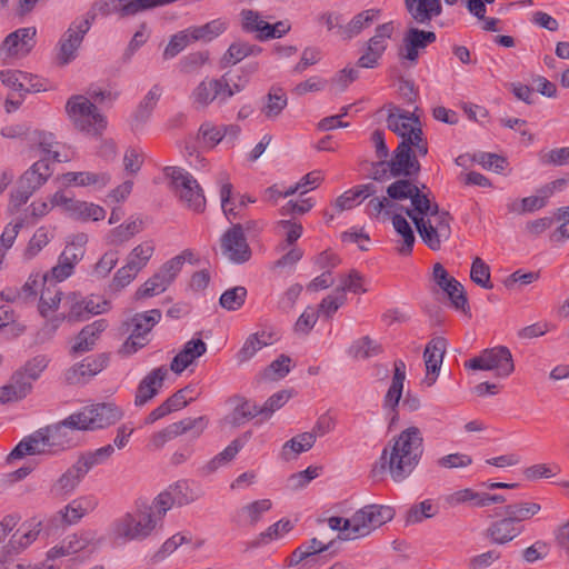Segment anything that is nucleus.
I'll list each match as a JSON object with an SVG mask.
<instances>
[{
    "label": "nucleus",
    "instance_id": "obj_53",
    "mask_svg": "<svg viewBox=\"0 0 569 569\" xmlns=\"http://www.w3.org/2000/svg\"><path fill=\"white\" fill-rule=\"evenodd\" d=\"M154 249V242L152 240H146L131 250L127 262L136 268L137 271H141L153 256Z\"/></svg>",
    "mask_w": 569,
    "mask_h": 569
},
{
    "label": "nucleus",
    "instance_id": "obj_7",
    "mask_svg": "<svg viewBox=\"0 0 569 569\" xmlns=\"http://www.w3.org/2000/svg\"><path fill=\"white\" fill-rule=\"evenodd\" d=\"M164 176L170 179V188L179 200L194 212H203L206 197L196 178L180 167H166Z\"/></svg>",
    "mask_w": 569,
    "mask_h": 569
},
{
    "label": "nucleus",
    "instance_id": "obj_61",
    "mask_svg": "<svg viewBox=\"0 0 569 569\" xmlns=\"http://www.w3.org/2000/svg\"><path fill=\"white\" fill-rule=\"evenodd\" d=\"M247 293L242 286L230 288L220 296L219 303L228 311L239 310L246 302Z\"/></svg>",
    "mask_w": 569,
    "mask_h": 569
},
{
    "label": "nucleus",
    "instance_id": "obj_41",
    "mask_svg": "<svg viewBox=\"0 0 569 569\" xmlns=\"http://www.w3.org/2000/svg\"><path fill=\"white\" fill-rule=\"evenodd\" d=\"M229 23L223 18L211 20L202 26L189 27L191 38L196 41L210 42L226 32Z\"/></svg>",
    "mask_w": 569,
    "mask_h": 569
},
{
    "label": "nucleus",
    "instance_id": "obj_31",
    "mask_svg": "<svg viewBox=\"0 0 569 569\" xmlns=\"http://www.w3.org/2000/svg\"><path fill=\"white\" fill-rule=\"evenodd\" d=\"M86 477L81 468L74 462L50 487V493L56 498H66L72 495Z\"/></svg>",
    "mask_w": 569,
    "mask_h": 569
},
{
    "label": "nucleus",
    "instance_id": "obj_25",
    "mask_svg": "<svg viewBox=\"0 0 569 569\" xmlns=\"http://www.w3.org/2000/svg\"><path fill=\"white\" fill-rule=\"evenodd\" d=\"M168 375L164 366L152 369L138 385L134 405L142 407L154 398L163 385V380Z\"/></svg>",
    "mask_w": 569,
    "mask_h": 569
},
{
    "label": "nucleus",
    "instance_id": "obj_42",
    "mask_svg": "<svg viewBox=\"0 0 569 569\" xmlns=\"http://www.w3.org/2000/svg\"><path fill=\"white\" fill-rule=\"evenodd\" d=\"M161 319V311L158 309H152L142 313L134 315L130 322H127L126 325L128 327H132L131 332L132 335L144 336L148 338L149 332L152 330V328L160 321Z\"/></svg>",
    "mask_w": 569,
    "mask_h": 569
},
{
    "label": "nucleus",
    "instance_id": "obj_33",
    "mask_svg": "<svg viewBox=\"0 0 569 569\" xmlns=\"http://www.w3.org/2000/svg\"><path fill=\"white\" fill-rule=\"evenodd\" d=\"M405 6L411 18L420 24L429 23L441 13L440 0H405Z\"/></svg>",
    "mask_w": 569,
    "mask_h": 569
},
{
    "label": "nucleus",
    "instance_id": "obj_51",
    "mask_svg": "<svg viewBox=\"0 0 569 569\" xmlns=\"http://www.w3.org/2000/svg\"><path fill=\"white\" fill-rule=\"evenodd\" d=\"M381 352V345L377 343L368 336L356 340L348 349L349 356L353 359H368Z\"/></svg>",
    "mask_w": 569,
    "mask_h": 569
},
{
    "label": "nucleus",
    "instance_id": "obj_10",
    "mask_svg": "<svg viewBox=\"0 0 569 569\" xmlns=\"http://www.w3.org/2000/svg\"><path fill=\"white\" fill-rule=\"evenodd\" d=\"M171 0H96L89 13L93 20L96 16H118L128 18L154 8L170 4Z\"/></svg>",
    "mask_w": 569,
    "mask_h": 569
},
{
    "label": "nucleus",
    "instance_id": "obj_18",
    "mask_svg": "<svg viewBox=\"0 0 569 569\" xmlns=\"http://www.w3.org/2000/svg\"><path fill=\"white\" fill-rule=\"evenodd\" d=\"M36 34L34 27L20 28L4 38L1 51L6 57H26L36 46Z\"/></svg>",
    "mask_w": 569,
    "mask_h": 569
},
{
    "label": "nucleus",
    "instance_id": "obj_57",
    "mask_svg": "<svg viewBox=\"0 0 569 569\" xmlns=\"http://www.w3.org/2000/svg\"><path fill=\"white\" fill-rule=\"evenodd\" d=\"M52 239L53 231L48 227L42 226L38 228L24 250V258H34Z\"/></svg>",
    "mask_w": 569,
    "mask_h": 569
},
{
    "label": "nucleus",
    "instance_id": "obj_50",
    "mask_svg": "<svg viewBox=\"0 0 569 569\" xmlns=\"http://www.w3.org/2000/svg\"><path fill=\"white\" fill-rule=\"evenodd\" d=\"M443 291L447 293L452 307L456 310L461 311L463 315L468 317H471L470 307L468 303V298L465 288L457 279H452L451 282L446 283V288Z\"/></svg>",
    "mask_w": 569,
    "mask_h": 569
},
{
    "label": "nucleus",
    "instance_id": "obj_49",
    "mask_svg": "<svg viewBox=\"0 0 569 569\" xmlns=\"http://www.w3.org/2000/svg\"><path fill=\"white\" fill-rule=\"evenodd\" d=\"M134 533L132 530L131 512H127L116 519L110 528V536L118 543L134 541L138 537Z\"/></svg>",
    "mask_w": 569,
    "mask_h": 569
},
{
    "label": "nucleus",
    "instance_id": "obj_16",
    "mask_svg": "<svg viewBox=\"0 0 569 569\" xmlns=\"http://www.w3.org/2000/svg\"><path fill=\"white\" fill-rule=\"evenodd\" d=\"M223 256L233 263H244L251 258V249L247 242L241 223L232 224L220 238Z\"/></svg>",
    "mask_w": 569,
    "mask_h": 569
},
{
    "label": "nucleus",
    "instance_id": "obj_2",
    "mask_svg": "<svg viewBox=\"0 0 569 569\" xmlns=\"http://www.w3.org/2000/svg\"><path fill=\"white\" fill-rule=\"evenodd\" d=\"M77 431H81L74 415L66 419L39 428L26 436L11 450L8 460L21 459L26 456L58 455L78 445Z\"/></svg>",
    "mask_w": 569,
    "mask_h": 569
},
{
    "label": "nucleus",
    "instance_id": "obj_54",
    "mask_svg": "<svg viewBox=\"0 0 569 569\" xmlns=\"http://www.w3.org/2000/svg\"><path fill=\"white\" fill-rule=\"evenodd\" d=\"M70 217L81 221H100L104 219L106 210L99 204L77 200Z\"/></svg>",
    "mask_w": 569,
    "mask_h": 569
},
{
    "label": "nucleus",
    "instance_id": "obj_38",
    "mask_svg": "<svg viewBox=\"0 0 569 569\" xmlns=\"http://www.w3.org/2000/svg\"><path fill=\"white\" fill-rule=\"evenodd\" d=\"M315 442L316 435L313 432L299 433L283 443L280 456L284 461H289L298 455L310 450Z\"/></svg>",
    "mask_w": 569,
    "mask_h": 569
},
{
    "label": "nucleus",
    "instance_id": "obj_35",
    "mask_svg": "<svg viewBox=\"0 0 569 569\" xmlns=\"http://www.w3.org/2000/svg\"><path fill=\"white\" fill-rule=\"evenodd\" d=\"M262 49L259 46L243 41L232 42L220 59L222 69L234 66L250 56H258Z\"/></svg>",
    "mask_w": 569,
    "mask_h": 569
},
{
    "label": "nucleus",
    "instance_id": "obj_22",
    "mask_svg": "<svg viewBox=\"0 0 569 569\" xmlns=\"http://www.w3.org/2000/svg\"><path fill=\"white\" fill-rule=\"evenodd\" d=\"M84 249L81 246L69 243L58 258V263L49 272V281L61 282L69 278L74 266L83 258Z\"/></svg>",
    "mask_w": 569,
    "mask_h": 569
},
{
    "label": "nucleus",
    "instance_id": "obj_8",
    "mask_svg": "<svg viewBox=\"0 0 569 569\" xmlns=\"http://www.w3.org/2000/svg\"><path fill=\"white\" fill-rule=\"evenodd\" d=\"M387 127L401 137L402 140L410 139L418 156L426 157L428 154V141L422 131L420 119L415 112L395 107L387 116Z\"/></svg>",
    "mask_w": 569,
    "mask_h": 569
},
{
    "label": "nucleus",
    "instance_id": "obj_26",
    "mask_svg": "<svg viewBox=\"0 0 569 569\" xmlns=\"http://www.w3.org/2000/svg\"><path fill=\"white\" fill-rule=\"evenodd\" d=\"M190 99L197 110L208 108L214 100L222 102L221 83L219 78H204L191 92Z\"/></svg>",
    "mask_w": 569,
    "mask_h": 569
},
{
    "label": "nucleus",
    "instance_id": "obj_21",
    "mask_svg": "<svg viewBox=\"0 0 569 569\" xmlns=\"http://www.w3.org/2000/svg\"><path fill=\"white\" fill-rule=\"evenodd\" d=\"M228 402L232 406V410L226 416L224 420L233 428L241 427L253 418L261 416L260 406L241 395L231 396Z\"/></svg>",
    "mask_w": 569,
    "mask_h": 569
},
{
    "label": "nucleus",
    "instance_id": "obj_19",
    "mask_svg": "<svg viewBox=\"0 0 569 569\" xmlns=\"http://www.w3.org/2000/svg\"><path fill=\"white\" fill-rule=\"evenodd\" d=\"M437 36L433 31H425L418 28H410L403 38V49L399 51L401 60H408L416 64L419 58V51L433 43Z\"/></svg>",
    "mask_w": 569,
    "mask_h": 569
},
{
    "label": "nucleus",
    "instance_id": "obj_14",
    "mask_svg": "<svg viewBox=\"0 0 569 569\" xmlns=\"http://www.w3.org/2000/svg\"><path fill=\"white\" fill-rule=\"evenodd\" d=\"M90 27L91 20L88 18L70 24L58 43L57 61L59 66H66L76 59L77 51Z\"/></svg>",
    "mask_w": 569,
    "mask_h": 569
},
{
    "label": "nucleus",
    "instance_id": "obj_4",
    "mask_svg": "<svg viewBox=\"0 0 569 569\" xmlns=\"http://www.w3.org/2000/svg\"><path fill=\"white\" fill-rule=\"evenodd\" d=\"M417 150L410 139L401 140L393 150L390 160L378 161L373 166V179L378 181L390 178H417L421 164L417 158Z\"/></svg>",
    "mask_w": 569,
    "mask_h": 569
},
{
    "label": "nucleus",
    "instance_id": "obj_15",
    "mask_svg": "<svg viewBox=\"0 0 569 569\" xmlns=\"http://www.w3.org/2000/svg\"><path fill=\"white\" fill-rule=\"evenodd\" d=\"M395 32V26L392 21L379 24L375 34L368 40L367 49L357 61V66L360 68L373 69L378 67L379 60L388 48V41L391 39Z\"/></svg>",
    "mask_w": 569,
    "mask_h": 569
},
{
    "label": "nucleus",
    "instance_id": "obj_9",
    "mask_svg": "<svg viewBox=\"0 0 569 569\" xmlns=\"http://www.w3.org/2000/svg\"><path fill=\"white\" fill-rule=\"evenodd\" d=\"M416 178H396V180L387 187V196L389 200L402 201L410 199L411 207L402 208L409 218L417 213H426L430 209V190L426 184L419 188L415 183Z\"/></svg>",
    "mask_w": 569,
    "mask_h": 569
},
{
    "label": "nucleus",
    "instance_id": "obj_28",
    "mask_svg": "<svg viewBox=\"0 0 569 569\" xmlns=\"http://www.w3.org/2000/svg\"><path fill=\"white\" fill-rule=\"evenodd\" d=\"M107 328L108 321L106 319H98L84 326L76 336L74 343L70 349L71 353L79 355L91 351Z\"/></svg>",
    "mask_w": 569,
    "mask_h": 569
},
{
    "label": "nucleus",
    "instance_id": "obj_47",
    "mask_svg": "<svg viewBox=\"0 0 569 569\" xmlns=\"http://www.w3.org/2000/svg\"><path fill=\"white\" fill-rule=\"evenodd\" d=\"M64 181L80 187L98 186L106 187L110 182V176L106 172H67L63 174Z\"/></svg>",
    "mask_w": 569,
    "mask_h": 569
},
{
    "label": "nucleus",
    "instance_id": "obj_52",
    "mask_svg": "<svg viewBox=\"0 0 569 569\" xmlns=\"http://www.w3.org/2000/svg\"><path fill=\"white\" fill-rule=\"evenodd\" d=\"M0 79L3 84L19 91H26V92H39L41 91V86L37 84H30L28 86L26 83V80H31V77L28 73L21 72V71H0Z\"/></svg>",
    "mask_w": 569,
    "mask_h": 569
},
{
    "label": "nucleus",
    "instance_id": "obj_12",
    "mask_svg": "<svg viewBox=\"0 0 569 569\" xmlns=\"http://www.w3.org/2000/svg\"><path fill=\"white\" fill-rule=\"evenodd\" d=\"M470 370H492L498 378H507L515 371L510 350L505 346L485 349L479 356L465 362Z\"/></svg>",
    "mask_w": 569,
    "mask_h": 569
},
{
    "label": "nucleus",
    "instance_id": "obj_36",
    "mask_svg": "<svg viewBox=\"0 0 569 569\" xmlns=\"http://www.w3.org/2000/svg\"><path fill=\"white\" fill-rule=\"evenodd\" d=\"M288 106V97L280 87L272 86L268 91L261 107V113L268 120L277 119Z\"/></svg>",
    "mask_w": 569,
    "mask_h": 569
},
{
    "label": "nucleus",
    "instance_id": "obj_29",
    "mask_svg": "<svg viewBox=\"0 0 569 569\" xmlns=\"http://www.w3.org/2000/svg\"><path fill=\"white\" fill-rule=\"evenodd\" d=\"M206 352V342L200 338H193L187 341L183 348L173 357L170 369L174 373L180 375Z\"/></svg>",
    "mask_w": 569,
    "mask_h": 569
},
{
    "label": "nucleus",
    "instance_id": "obj_60",
    "mask_svg": "<svg viewBox=\"0 0 569 569\" xmlns=\"http://www.w3.org/2000/svg\"><path fill=\"white\" fill-rule=\"evenodd\" d=\"M192 42H194V40L191 38L189 28L177 32L170 38L167 47L164 48L163 59L169 60L174 58Z\"/></svg>",
    "mask_w": 569,
    "mask_h": 569
},
{
    "label": "nucleus",
    "instance_id": "obj_3",
    "mask_svg": "<svg viewBox=\"0 0 569 569\" xmlns=\"http://www.w3.org/2000/svg\"><path fill=\"white\" fill-rule=\"evenodd\" d=\"M410 219L423 243L431 250H440L443 242L451 237L452 217L446 210H440L438 203L430 200V209L426 213H417Z\"/></svg>",
    "mask_w": 569,
    "mask_h": 569
},
{
    "label": "nucleus",
    "instance_id": "obj_5",
    "mask_svg": "<svg viewBox=\"0 0 569 569\" xmlns=\"http://www.w3.org/2000/svg\"><path fill=\"white\" fill-rule=\"evenodd\" d=\"M66 112L79 131L91 136H100L107 128V118L84 96H71L67 100Z\"/></svg>",
    "mask_w": 569,
    "mask_h": 569
},
{
    "label": "nucleus",
    "instance_id": "obj_63",
    "mask_svg": "<svg viewBox=\"0 0 569 569\" xmlns=\"http://www.w3.org/2000/svg\"><path fill=\"white\" fill-rule=\"evenodd\" d=\"M271 507L272 502L270 499H260L243 506L241 508V513L244 516L248 525L256 526L262 515L269 511Z\"/></svg>",
    "mask_w": 569,
    "mask_h": 569
},
{
    "label": "nucleus",
    "instance_id": "obj_62",
    "mask_svg": "<svg viewBox=\"0 0 569 569\" xmlns=\"http://www.w3.org/2000/svg\"><path fill=\"white\" fill-rule=\"evenodd\" d=\"M169 284L170 282L158 271L137 290L136 297L140 299L160 295Z\"/></svg>",
    "mask_w": 569,
    "mask_h": 569
},
{
    "label": "nucleus",
    "instance_id": "obj_34",
    "mask_svg": "<svg viewBox=\"0 0 569 569\" xmlns=\"http://www.w3.org/2000/svg\"><path fill=\"white\" fill-rule=\"evenodd\" d=\"M375 193L376 186L373 183L356 186L336 199L335 208L338 212L350 210Z\"/></svg>",
    "mask_w": 569,
    "mask_h": 569
},
{
    "label": "nucleus",
    "instance_id": "obj_24",
    "mask_svg": "<svg viewBox=\"0 0 569 569\" xmlns=\"http://www.w3.org/2000/svg\"><path fill=\"white\" fill-rule=\"evenodd\" d=\"M98 503V499L93 495L80 496L59 510L58 516L62 525L72 526L92 512Z\"/></svg>",
    "mask_w": 569,
    "mask_h": 569
},
{
    "label": "nucleus",
    "instance_id": "obj_44",
    "mask_svg": "<svg viewBox=\"0 0 569 569\" xmlns=\"http://www.w3.org/2000/svg\"><path fill=\"white\" fill-rule=\"evenodd\" d=\"M62 291L57 288L54 282L48 281L43 287L39 300V312L47 318L51 312L56 311L61 302Z\"/></svg>",
    "mask_w": 569,
    "mask_h": 569
},
{
    "label": "nucleus",
    "instance_id": "obj_32",
    "mask_svg": "<svg viewBox=\"0 0 569 569\" xmlns=\"http://www.w3.org/2000/svg\"><path fill=\"white\" fill-rule=\"evenodd\" d=\"M41 523L38 522L36 525H22L17 531L11 536L10 540L6 546H3V556H10L13 553H19L29 547L32 542H34L41 531Z\"/></svg>",
    "mask_w": 569,
    "mask_h": 569
},
{
    "label": "nucleus",
    "instance_id": "obj_64",
    "mask_svg": "<svg viewBox=\"0 0 569 569\" xmlns=\"http://www.w3.org/2000/svg\"><path fill=\"white\" fill-rule=\"evenodd\" d=\"M226 134H228V128L218 127L209 121L203 122L198 130L199 138L209 148H214Z\"/></svg>",
    "mask_w": 569,
    "mask_h": 569
},
{
    "label": "nucleus",
    "instance_id": "obj_59",
    "mask_svg": "<svg viewBox=\"0 0 569 569\" xmlns=\"http://www.w3.org/2000/svg\"><path fill=\"white\" fill-rule=\"evenodd\" d=\"M208 425L209 419L206 416L184 418L178 422H173L178 437L191 432L193 438H199L207 429Z\"/></svg>",
    "mask_w": 569,
    "mask_h": 569
},
{
    "label": "nucleus",
    "instance_id": "obj_39",
    "mask_svg": "<svg viewBox=\"0 0 569 569\" xmlns=\"http://www.w3.org/2000/svg\"><path fill=\"white\" fill-rule=\"evenodd\" d=\"M162 94V88L159 84H154L148 93L143 97V99L138 104L132 119V127L138 128L142 123H144L152 111L154 110L160 97Z\"/></svg>",
    "mask_w": 569,
    "mask_h": 569
},
{
    "label": "nucleus",
    "instance_id": "obj_6",
    "mask_svg": "<svg viewBox=\"0 0 569 569\" xmlns=\"http://www.w3.org/2000/svg\"><path fill=\"white\" fill-rule=\"evenodd\" d=\"M395 517V509L383 505H368L353 513L350 520L345 521L343 539L353 540L366 537L382 525L391 521Z\"/></svg>",
    "mask_w": 569,
    "mask_h": 569
},
{
    "label": "nucleus",
    "instance_id": "obj_30",
    "mask_svg": "<svg viewBox=\"0 0 569 569\" xmlns=\"http://www.w3.org/2000/svg\"><path fill=\"white\" fill-rule=\"evenodd\" d=\"M380 16V9L371 8L363 10L353 16L347 24L339 26L338 36L342 40H351L378 21Z\"/></svg>",
    "mask_w": 569,
    "mask_h": 569
},
{
    "label": "nucleus",
    "instance_id": "obj_46",
    "mask_svg": "<svg viewBox=\"0 0 569 569\" xmlns=\"http://www.w3.org/2000/svg\"><path fill=\"white\" fill-rule=\"evenodd\" d=\"M562 184H565L563 179L555 180L539 190L540 196H530L521 199V210L526 213L543 208L547 204L548 198L552 196L555 189Z\"/></svg>",
    "mask_w": 569,
    "mask_h": 569
},
{
    "label": "nucleus",
    "instance_id": "obj_20",
    "mask_svg": "<svg viewBox=\"0 0 569 569\" xmlns=\"http://www.w3.org/2000/svg\"><path fill=\"white\" fill-rule=\"evenodd\" d=\"M406 369L407 367L403 360L398 359L393 362V376L391 383L383 397L382 407L388 415H391V423H393L398 418L397 408L402 397Z\"/></svg>",
    "mask_w": 569,
    "mask_h": 569
},
{
    "label": "nucleus",
    "instance_id": "obj_27",
    "mask_svg": "<svg viewBox=\"0 0 569 569\" xmlns=\"http://www.w3.org/2000/svg\"><path fill=\"white\" fill-rule=\"evenodd\" d=\"M523 531L521 525L513 523L510 518L503 517L496 521H492L489 527L485 530V537L493 545H507Z\"/></svg>",
    "mask_w": 569,
    "mask_h": 569
},
{
    "label": "nucleus",
    "instance_id": "obj_56",
    "mask_svg": "<svg viewBox=\"0 0 569 569\" xmlns=\"http://www.w3.org/2000/svg\"><path fill=\"white\" fill-rule=\"evenodd\" d=\"M292 528L293 526L291 521L281 519L262 531L257 539L251 542V547L256 548L261 545H267L272 540H277L282 537L283 533L289 532Z\"/></svg>",
    "mask_w": 569,
    "mask_h": 569
},
{
    "label": "nucleus",
    "instance_id": "obj_17",
    "mask_svg": "<svg viewBox=\"0 0 569 569\" xmlns=\"http://www.w3.org/2000/svg\"><path fill=\"white\" fill-rule=\"evenodd\" d=\"M110 362L109 353L101 352L94 356H89L80 362L74 363L64 372V380L68 385L84 383L89 378H92L104 370Z\"/></svg>",
    "mask_w": 569,
    "mask_h": 569
},
{
    "label": "nucleus",
    "instance_id": "obj_37",
    "mask_svg": "<svg viewBox=\"0 0 569 569\" xmlns=\"http://www.w3.org/2000/svg\"><path fill=\"white\" fill-rule=\"evenodd\" d=\"M33 380H29L21 371L12 377V382L0 390V401L9 402L24 398L32 389Z\"/></svg>",
    "mask_w": 569,
    "mask_h": 569
},
{
    "label": "nucleus",
    "instance_id": "obj_40",
    "mask_svg": "<svg viewBox=\"0 0 569 569\" xmlns=\"http://www.w3.org/2000/svg\"><path fill=\"white\" fill-rule=\"evenodd\" d=\"M132 530L138 537L137 541L148 538L157 526V519L152 507H144L143 510L139 509L137 513L131 512Z\"/></svg>",
    "mask_w": 569,
    "mask_h": 569
},
{
    "label": "nucleus",
    "instance_id": "obj_23",
    "mask_svg": "<svg viewBox=\"0 0 569 569\" xmlns=\"http://www.w3.org/2000/svg\"><path fill=\"white\" fill-rule=\"evenodd\" d=\"M447 349V341L442 337H437L431 339L425 349L423 359L426 365L427 375L425 378V382L428 387L432 386L436 382L437 376L439 373L443 356Z\"/></svg>",
    "mask_w": 569,
    "mask_h": 569
},
{
    "label": "nucleus",
    "instance_id": "obj_58",
    "mask_svg": "<svg viewBox=\"0 0 569 569\" xmlns=\"http://www.w3.org/2000/svg\"><path fill=\"white\" fill-rule=\"evenodd\" d=\"M438 513V506L432 500L427 499L412 506L406 516V522L409 525L419 523L425 519L435 517Z\"/></svg>",
    "mask_w": 569,
    "mask_h": 569
},
{
    "label": "nucleus",
    "instance_id": "obj_43",
    "mask_svg": "<svg viewBox=\"0 0 569 569\" xmlns=\"http://www.w3.org/2000/svg\"><path fill=\"white\" fill-rule=\"evenodd\" d=\"M114 452L112 445H106L92 451L82 453L76 463L81 468L84 475H87L92 468L106 462Z\"/></svg>",
    "mask_w": 569,
    "mask_h": 569
},
{
    "label": "nucleus",
    "instance_id": "obj_55",
    "mask_svg": "<svg viewBox=\"0 0 569 569\" xmlns=\"http://www.w3.org/2000/svg\"><path fill=\"white\" fill-rule=\"evenodd\" d=\"M176 506H186L199 498L187 480H179L167 489Z\"/></svg>",
    "mask_w": 569,
    "mask_h": 569
},
{
    "label": "nucleus",
    "instance_id": "obj_11",
    "mask_svg": "<svg viewBox=\"0 0 569 569\" xmlns=\"http://www.w3.org/2000/svg\"><path fill=\"white\" fill-rule=\"evenodd\" d=\"M52 168L46 158L36 161L23 172L18 187L11 192V202L20 207L28 202L32 194L39 190L51 177Z\"/></svg>",
    "mask_w": 569,
    "mask_h": 569
},
{
    "label": "nucleus",
    "instance_id": "obj_1",
    "mask_svg": "<svg viewBox=\"0 0 569 569\" xmlns=\"http://www.w3.org/2000/svg\"><path fill=\"white\" fill-rule=\"evenodd\" d=\"M422 453L421 431L417 427H409L383 448L379 462L372 468V475L388 471L395 482H402L413 472Z\"/></svg>",
    "mask_w": 569,
    "mask_h": 569
},
{
    "label": "nucleus",
    "instance_id": "obj_13",
    "mask_svg": "<svg viewBox=\"0 0 569 569\" xmlns=\"http://www.w3.org/2000/svg\"><path fill=\"white\" fill-rule=\"evenodd\" d=\"M73 415L81 431L102 429L122 418V411L112 403H97Z\"/></svg>",
    "mask_w": 569,
    "mask_h": 569
},
{
    "label": "nucleus",
    "instance_id": "obj_45",
    "mask_svg": "<svg viewBox=\"0 0 569 569\" xmlns=\"http://www.w3.org/2000/svg\"><path fill=\"white\" fill-rule=\"evenodd\" d=\"M391 220L395 230L402 238V246L398 248V252L402 256H409L416 241L413 230L407 219L400 213H395Z\"/></svg>",
    "mask_w": 569,
    "mask_h": 569
},
{
    "label": "nucleus",
    "instance_id": "obj_48",
    "mask_svg": "<svg viewBox=\"0 0 569 569\" xmlns=\"http://www.w3.org/2000/svg\"><path fill=\"white\" fill-rule=\"evenodd\" d=\"M541 510L539 503L536 502H518L512 505H507L503 507V515L516 523L520 525V522L532 518Z\"/></svg>",
    "mask_w": 569,
    "mask_h": 569
}]
</instances>
